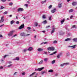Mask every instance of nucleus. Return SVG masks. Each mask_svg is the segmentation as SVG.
Wrapping results in <instances>:
<instances>
[{"label":"nucleus","mask_w":77,"mask_h":77,"mask_svg":"<svg viewBox=\"0 0 77 77\" xmlns=\"http://www.w3.org/2000/svg\"><path fill=\"white\" fill-rule=\"evenodd\" d=\"M54 47H51L48 48V50L49 51H54Z\"/></svg>","instance_id":"f257e3e1"},{"label":"nucleus","mask_w":77,"mask_h":77,"mask_svg":"<svg viewBox=\"0 0 77 77\" xmlns=\"http://www.w3.org/2000/svg\"><path fill=\"white\" fill-rule=\"evenodd\" d=\"M14 33V31H12L11 32H10L9 34H8V35L9 36H11L13 35Z\"/></svg>","instance_id":"f03ea898"},{"label":"nucleus","mask_w":77,"mask_h":77,"mask_svg":"<svg viewBox=\"0 0 77 77\" xmlns=\"http://www.w3.org/2000/svg\"><path fill=\"white\" fill-rule=\"evenodd\" d=\"M24 24H23L20 25V26L19 27V29L21 30V29H24Z\"/></svg>","instance_id":"7ed1b4c3"},{"label":"nucleus","mask_w":77,"mask_h":77,"mask_svg":"<svg viewBox=\"0 0 77 77\" xmlns=\"http://www.w3.org/2000/svg\"><path fill=\"white\" fill-rule=\"evenodd\" d=\"M44 68V67H43L42 68H38V69H35V71H41Z\"/></svg>","instance_id":"20e7f679"},{"label":"nucleus","mask_w":77,"mask_h":77,"mask_svg":"<svg viewBox=\"0 0 77 77\" xmlns=\"http://www.w3.org/2000/svg\"><path fill=\"white\" fill-rule=\"evenodd\" d=\"M3 18H4L3 16L1 17V20H0V23H3V21H4L5 20L4 19H3Z\"/></svg>","instance_id":"39448f33"},{"label":"nucleus","mask_w":77,"mask_h":77,"mask_svg":"<svg viewBox=\"0 0 77 77\" xmlns=\"http://www.w3.org/2000/svg\"><path fill=\"white\" fill-rule=\"evenodd\" d=\"M24 9L21 8H19L17 10L18 12H20V11H23Z\"/></svg>","instance_id":"423d86ee"},{"label":"nucleus","mask_w":77,"mask_h":77,"mask_svg":"<svg viewBox=\"0 0 77 77\" xmlns=\"http://www.w3.org/2000/svg\"><path fill=\"white\" fill-rule=\"evenodd\" d=\"M76 46H77V45H73V46H68V47H71V48H75V47H76Z\"/></svg>","instance_id":"0eeeda50"},{"label":"nucleus","mask_w":77,"mask_h":77,"mask_svg":"<svg viewBox=\"0 0 77 77\" xmlns=\"http://www.w3.org/2000/svg\"><path fill=\"white\" fill-rule=\"evenodd\" d=\"M72 6H76L77 5V2H73L72 3Z\"/></svg>","instance_id":"6e6552de"},{"label":"nucleus","mask_w":77,"mask_h":77,"mask_svg":"<svg viewBox=\"0 0 77 77\" xmlns=\"http://www.w3.org/2000/svg\"><path fill=\"white\" fill-rule=\"evenodd\" d=\"M20 36H26V33L24 32H23L20 34Z\"/></svg>","instance_id":"1a4fd4ad"},{"label":"nucleus","mask_w":77,"mask_h":77,"mask_svg":"<svg viewBox=\"0 0 77 77\" xmlns=\"http://www.w3.org/2000/svg\"><path fill=\"white\" fill-rule=\"evenodd\" d=\"M66 64H69V63H64L63 64H61V66H63L65 65H66Z\"/></svg>","instance_id":"9d476101"},{"label":"nucleus","mask_w":77,"mask_h":77,"mask_svg":"<svg viewBox=\"0 0 77 77\" xmlns=\"http://www.w3.org/2000/svg\"><path fill=\"white\" fill-rule=\"evenodd\" d=\"M43 48H39L38 49V51H39L40 52V51H43Z\"/></svg>","instance_id":"9b49d317"},{"label":"nucleus","mask_w":77,"mask_h":77,"mask_svg":"<svg viewBox=\"0 0 77 77\" xmlns=\"http://www.w3.org/2000/svg\"><path fill=\"white\" fill-rule=\"evenodd\" d=\"M32 50L33 48H32V47H30L28 49V51H32Z\"/></svg>","instance_id":"f8f14e48"},{"label":"nucleus","mask_w":77,"mask_h":77,"mask_svg":"<svg viewBox=\"0 0 77 77\" xmlns=\"http://www.w3.org/2000/svg\"><path fill=\"white\" fill-rule=\"evenodd\" d=\"M71 39L70 38H67L65 40V41H71Z\"/></svg>","instance_id":"ddd939ff"},{"label":"nucleus","mask_w":77,"mask_h":77,"mask_svg":"<svg viewBox=\"0 0 77 77\" xmlns=\"http://www.w3.org/2000/svg\"><path fill=\"white\" fill-rule=\"evenodd\" d=\"M62 3H60L58 4V7L59 8H60L62 7Z\"/></svg>","instance_id":"4468645a"},{"label":"nucleus","mask_w":77,"mask_h":77,"mask_svg":"<svg viewBox=\"0 0 77 77\" xmlns=\"http://www.w3.org/2000/svg\"><path fill=\"white\" fill-rule=\"evenodd\" d=\"M65 19H63V20L61 21V24H63V22H65Z\"/></svg>","instance_id":"2eb2a0df"},{"label":"nucleus","mask_w":77,"mask_h":77,"mask_svg":"<svg viewBox=\"0 0 77 77\" xmlns=\"http://www.w3.org/2000/svg\"><path fill=\"white\" fill-rule=\"evenodd\" d=\"M56 11V8L54 9L53 10L51 11L52 13H54Z\"/></svg>","instance_id":"dca6fc26"},{"label":"nucleus","mask_w":77,"mask_h":77,"mask_svg":"<svg viewBox=\"0 0 77 77\" xmlns=\"http://www.w3.org/2000/svg\"><path fill=\"white\" fill-rule=\"evenodd\" d=\"M56 29L54 28L53 29V30H52V31L51 32V34H53L54 32V30Z\"/></svg>","instance_id":"f3484780"},{"label":"nucleus","mask_w":77,"mask_h":77,"mask_svg":"<svg viewBox=\"0 0 77 77\" xmlns=\"http://www.w3.org/2000/svg\"><path fill=\"white\" fill-rule=\"evenodd\" d=\"M35 73H36V72H33L31 74L29 75V76L32 77V76H33V75H34V74H35Z\"/></svg>","instance_id":"a211bd4d"},{"label":"nucleus","mask_w":77,"mask_h":77,"mask_svg":"<svg viewBox=\"0 0 77 77\" xmlns=\"http://www.w3.org/2000/svg\"><path fill=\"white\" fill-rule=\"evenodd\" d=\"M20 60V58H19V57H16V59H14V60Z\"/></svg>","instance_id":"6ab92c4d"},{"label":"nucleus","mask_w":77,"mask_h":77,"mask_svg":"<svg viewBox=\"0 0 77 77\" xmlns=\"http://www.w3.org/2000/svg\"><path fill=\"white\" fill-rule=\"evenodd\" d=\"M48 72H53V70L50 69L48 71Z\"/></svg>","instance_id":"aec40b11"},{"label":"nucleus","mask_w":77,"mask_h":77,"mask_svg":"<svg viewBox=\"0 0 77 77\" xmlns=\"http://www.w3.org/2000/svg\"><path fill=\"white\" fill-rule=\"evenodd\" d=\"M73 41H75V42H77V38H73Z\"/></svg>","instance_id":"412c9836"},{"label":"nucleus","mask_w":77,"mask_h":77,"mask_svg":"<svg viewBox=\"0 0 77 77\" xmlns=\"http://www.w3.org/2000/svg\"><path fill=\"white\" fill-rule=\"evenodd\" d=\"M43 63V60H42L41 61H40L38 63V64H40L41 63Z\"/></svg>","instance_id":"4be33fe9"},{"label":"nucleus","mask_w":77,"mask_h":77,"mask_svg":"<svg viewBox=\"0 0 77 77\" xmlns=\"http://www.w3.org/2000/svg\"><path fill=\"white\" fill-rule=\"evenodd\" d=\"M73 11H74V10L72 9L69 11V12L70 13L72 12H73Z\"/></svg>","instance_id":"5701e85b"},{"label":"nucleus","mask_w":77,"mask_h":77,"mask_svg":"<svg viewBox=\"0 0 77 77\" xmlns=\"http://www.w3.org/2000/svg\"><path fill=\"white\" fill-rule=\"evenodd\" d=\"M43 23H44V24H46V23H47V20H45L43 22Z\"/></svg>","instance_id":"b1692460"},{"label":"nucleus","mask_w":77,"mask_h":77,"mask_svg":"<svg viewBox=\"0 0 77 77\" xmlns=\"http://www.w3.org/2000/svg\"><path fill=\"white\" fill-rule=\"evenodd\" d=\"M46 72L45 71H42L41 72V73L42 74H44L45 73H46Z\"/></svg>","instance_id":"393cba45"},{"label":"nucleus","mask_w":77,"mask_h":77,"mask_svg":"<svg viewBox=\"0 0 77 77\" xmlns=\"http://www.w3.org/2000/svg\"><path fill=\"white\" fill-rule=\"evenodd\" d=\"M69 52H68L66 53V56H69Z\"/></svg>","instance_id":"a878e982"},{"label":"nucleus","mask_w":77,"mask_h":77,"mask_svg":"<svg viewBox=\"0 0 77 77\" xmlns=\"http://www.w3.org/2000/svg\"><path fill=\"white\" fill-rule=\"evenodd\" d=\"M53 7V6L51 5H50L48 7L49 9H51V8H52V7Z\"/></svg>","instance_id":"bb28decb"},{"label":"nucleus","mask_w":77,"mask_h":77,"mask_svg":"<svg viewBox=\"0 0 77 77\" xmlns=\"http://www.w3.org/2000/svg\"><path fill=\"white\" fill-rule=\"evenodd\" d=\"M55 62H56V61L55 60H53L52 62L51 63H52V64H54V63H55Z\"/></svg>","instance_id":"cd10ccee"},{"label":"nucleus","mask_w":77,"mask_h":77,"mask_svg":"<svg viewBox=\"0 0 77 77\" xmlns=\"http://www.w3.org/2000/svg\"><path fill=\"white\" fill-rule=\"evenodd\" d=\"M57 42V41L55 40L53 42V44H56Z\"/></svg>","instance_id":"c85d7f7f"},{"label":"nucleus","mask_w":77,"mask_h":77,"mask_svg":"<svg viewBox=\"0 0 77 77\" xmlns=\"http://www.w3.org/2000/svg\"><path fill=\"white\" fill-rule=\"evenodd\" d=\"M47 2V1L46 0L44 1H42V4H44V3H45Z\"/></svg>","instance_id":"c756f323"},{"label":"nucleus","mask_w":77,"mask_h":77,"mask_svg":"<svg viewBox=\"0 0 77 77\" xmlns=\"http://www.w3.org/2000/svg\"><path fill=\"white\" fill-rule=\"evenodd\" d=\"M42 18L44 19H45V18H46V17H45V15H43L42 16Z\"/></svg>","instance_id":"7c9ffc66"},{"label":"nucleus","mask_w":77,"mask_h":77,"mask_svg":"<svg viewBox=\"0 0 77 77\" xmlns=\"http://www.w3.org/2000/svg\"><path fill=\"white\" fill-rule=\"evenodd\" d=\"M14 23V20H12L11 22V24H13Z\"/></svg>","instance_id":"2f4dec72"},{"label":"nucleus","mask_w":77,"mask_h":77,"mask_svg":"<svg viewBox=\"0 0 77 77\" xmlns=\"http://www.w3.org/2000/svg\"><path fill=\"white\" fill-rule=\"evenodd\" d=\"M35 26L36 27L38 25V23L35 22Z\"/></svg>","instance_id":"473e14b6"},{"label":"nucleus","mask_w":77,"mask_h":77,"mask_svg":"<svg viewBox=\"0 0 77 77\" xmlns=\"http://www.w3.org/2000/svg\"><path fill=\"white\" fill-rule=\"evenodd\" d=\"M13 5V3L12 2H10L9 4V5L10 6H12V5Z\"/></svg>","instance_id":"72a5a7b5"},{"label":"nucleus","mask_w":77,"mask_h":77,"mask_svg":"<svg viewBox=\"0 0 77 77\" xmlns=\"http://www.w3.org/2000/svg\"><path fill=\"white\" fill-rule=\"evenodd\" d=\"M47 60H48L47 58H45L44 59V60L45 61V62H47Z\"/></svg>","instance_id":"f704fd0d"},{"label":"nucleus","mask_w":77,"mask_h":77,"mask_svg":"<svg viewBox=\"0 0 77 77\" xmlns=\"http://www.w3.org/2000/svg\"><path fill=\"white\" fill-rule=\"evenodd\" d=\"M5 8L4 7H3V6H1V9H4Z\"/></svg>","instance_id":"c9c22d12"},{"label":"nucleus","mask_w":77,"mask_h":77,"mask_svg":"<svg viewBox=\"0 0 77 77\" xmlns=\"http://www.w3.org/2000/svg\"><path fill=\"white\" fill-rule=\"evenodd\" d=\"M27 29H28V30H30L31 29V28L30 27H28L27 28Z\"/></svg>","instance_id":"e433bc0d"},{"label":"nucleus","mask_w":77,"mask_h":77,"mask_svg":"<svg viewBox=\"0 0 77 77\" xmlns=\"http://www.w3.org/2000/svg\"><path fill=\"white\" fill-rule=\"evenodd\" d=\"M27 50H28V49H25L23 50V51L24 52H26V51H27Z\"/></svg>","instance_id":"4c0bfd02"},{"label":"nucleus","mask_w":77,"mask_h":77,"mask_svg":"<svg viewBox=\"0 0 77 77\" xmlns=\"http://www.w3.org/2000/svg\"><path fill=\"white\" fill-rule=\"evenodd\" d=\"M50 27V26L49 25L47 26H46V29H48V28H49V27Z\"/></svg>","instance_id":"58836bf2"},{"label":"nucleus","mask_w":77,"mask_h":77,"mask_svg":"<svg viewBox=\"0 0 77 77\" xmlns=\"http://www.w3.org/2000/svg\"><path fill=\"white\" fill-rule=\"evenodd\" d=\"M60 54H58L57 56V57L58 58H59V57H60Z\"/></svg>","instance_id":"ea45409f"},{"label":"nucleus","mask_w":77,"mask_h":77,"mask_svg":"<svg viewBox=\"0 0 77 77\" xmlns=\"http://www.w3.org/2000/svg\"><path fill=\"white\" fill-rule=\"evenodd\" d=\"M17 34H15L13 36H12V37H15V36H17Z\"/></svg>","instance_id":"a19ab883"},{"label":"nucleus","mask_w":77,"mask_h":77,"mask_svg":"<svg viewBox=\"0 0 77 77\" xmlns=\"http://www.w3.org/2000/svg\"><path fill=\"white\" fill-rule=\"evenodd\" d=\"M72 28H75V25L72 26Z\"/></svg>","instance_id":"79ce46f5"},{"label":"nucleus","mask_w":77,"mask_h":77,"mask_svg":"<svg viewBox=\"0 0 77 77\" xmlns=\"http://www.w3.org/2000/svg\"><path fill=\"white\" fill-rule=\"evenodd\" d=\"M25 6H26V8H27V7H28V5L27 4H25Z\"/></svg>","instance_id":"37998d69"},{"label":"nucleus","mask_w":77,"mask_h":77,"mask_svg":"<svg viewBox=\"0 0 77 77\" xmlns=\"http://www.w3.org/2000/svg\"><path fill=\"white\" fill-rule=\"evenodd\" d=\"M16 24H19L20 23V22H19V21H17V22H16Z\"/></svg>","instance_id":"c03bdc74"},{"label":"nucleus","mask_w":77,"mask_h":77,"mask_svg":"<svg viewBox=\"0 0 77 77\" xmlns=\"http://www.w3.org/2000/svg\"><path fill=\"white\" fill-rule=\"evenodd\" d=\"M25 75V72H24L22 73V75Z\"/></svg>","instance_id":"a18cd8bd"},{"label":"nucleus","mask_w":77,"mask_h":77,"mask_svg":"<svg viewBox=\"0 0 77 77\" xmlns=\"http://www.w3.org/2000/svg\"><path fill=\"white\" fill-rule=\"evenodd\" d=\"M49 20H50V21H51V17H49Z\"/></svg>","instance_id":"49530a36"},{"label":"nucleus","mask_w":77,"mask_h":77,"mask_svg":"<svg viewBox=\"0 0 77 77\" xmlns=\"http://www.w3.org/2000/svg\"><path fill=\"white\" fill-rule=\"evenodd\" d=\"M57 53V51H56L55 52H54L53 53V54H56V53Z\"/></svg>","instance_id":"de8ad7c7"},{"label":"nucleus","mask_w":77,"mask_h":77,"mask_svg":"<svg viewBox=\"0 0 77 77\" xmlns=\"http://www.w3.org/2000/svg\"><path fill=\"white\" fill-rule=\"evenodd\" d=\"M4 14H7V11H5V12L4 13Z\"/></svg>","instance_id":"09e8293b"},{"label":"nucleus","mask_w":77,"mask_h":77,"mask_svg":"<svg viewBox=\"0 0 77 77\" xmlns=\"http://www.w3.org/2000/svg\"><path fill=\"white\" fill-rule=\"evenodd\" d=\"M3 37V35H2L0 34V38Z\"/></svg>","instance_id":"8fccbe9b"},{"label":"nucleus","mask_w":77,"mask_h":77,"mask_svg":"<svg viewBox=\"0 0 77 77\" xmlns=\"http://www.w3.org/2000/svg\"><path fill=\"white\" fill-rule=\"evenodd\" d=\"M6 56H7V55H5V56H4V58L5 59V57H6Z\"/></svg>","instance_id":"3c124183"},{"label":"nucleus","mask_w":77,"mask_h":77,"mask_svg":"<svg viewBox=\"0 0 77 77\" xmlns=\"http://www.w3.org/2000/svg\"><path fill=\"white\" fill-rule=\"evenodd\" d=\"M2 0V2H6V0Z\"/></svg>","instance_id":"603ef678"},{"label":"nucleus","mask_w":77,"mask_h":77,"mask_svg":"<svg viewBox=\"0 0 77 77\" xmlns=\"http://www.w3.org/2000/svg\"><path fill=\"white\" fill-rule=\"evenodd\" d=\"M17 72H15L14 73V75H15V74H17Z\"/></svg>","instance_id":"864d4df0"},{"label":"nucleus","mask_w":77,"mask_h":77,"mask_svg":"<svg viewBox=\"0 0 77 77\" xmlns=\"http://www.w3.org/2000/svg\"><path fill=\"white\" fill-rule=\"evenodd\" d=\"M73 17V16H71L70 17V19H72V18Z\"/></svg>","instance_id":"5fc2aeb1"},{"label":"nucleus","mask_w":77,"mask_h":77,"mask_svg":"<svg viewBox=\"0 0 77 77\" xmlns=\"http://www.w3.org/2000/svg\"><path fill=\"white\" fill-rule=\"evenodd\" d=\"M29 35H30V34H28L27 35H26V36H29Z\"/></svg>","instance_id":"6e6d98bb"},{"label":"nucleus","mask_w":77,"mask_h":77,"mask_svg":"<svg viewBox=\"0 0 77 77\" xmlns=\"http://www.w3.org/2000/svg\"><path fill=\"white\" fill-rule=\"evenodd\" d=\"M0 69H3V67L1 66L0 67Z\"/></svg>","instance_id":"4d7b16f0"},{"label":"nucleus","mask_w":77,"mask_h":77,"mask_svg":"<svg viewBox=\"0 0 77 77\" xmlns=\"http://www.w3.org/2000/svg\"><path fill=\"white\" fill-rule=\"evenodd\" d=\"M12 66V64H11V65H8V67H10V66Z\"/></svg>","instance_id":"13d9d810"},{"label":"nucleus","mask_w":77,"mask_h":77,"mask_svg":"<svg viewBox=\"0 0 77 77\" xmlns=\"http://www.w3.org/2000/svg\"><path fill=\"white\" fill-rule=\"evenodd\" d=\"M12 17V15H10L9 16V17Z\"/></svg>","instance_id":"bf43d9fd"},{"label":"nucleus","mask_w":77,"mask_h":77,"mask_svg":"<svg viewBox=\"0 0 77 77\" xmlns=\"http://www.w3.org/2000/svg\"><path fill=\"white\" fill-rule=\"evenodd\" d=\"M44 54H47V52H44Z\"/></svg>","instance_id":"052dcab7"},{"label":"nucleus","mask_w":77,"mask_h":77,"mask_svg":"<svg viewBox=\"0 0 77 77\" xmlns=\"http://www.w3.org/2000/svg\"><path fill=\"white\" fill-rule=\"evenodd\" d=\"M42 32H43V33H45V31H42Z\"/></svg>","instance_id":"680f3d73"},{"label":"nucleus","mask_w":77,"mask_h":77,"mask_svg":"<svg viewBox=\"0 0 77 77\" xmlns=\"http://www.w3.org/2000/svg\"><path fill=\"white\" fill-rule=\"evenodd\" d=\"M4 26V24L1 25L0 27H2V26Z\"/></svg>","instance_id":"e2e57ef3"},{"label":"nucleus","mask_w":77,"mask_h":77,"mask_svg":"<svg viewBox=\"0 0 77 77\" xmlns=\"http://www.w3.org/2000/svg\"><path fill=\"white\" fill-rule=\"evenodd\" d=\"M47 44V42H45L44 43V44Z\"/></svg>","instance_id":"0e129e2a"},{"label":"nucleus","mask_w":77,"mask_h":77,"mask_svg":"<svg viewBox=\"0 0 77 77\" xmlns=\"http://www.w3.org/2000/svg\"><path fill=\"white\" fill-rule=\"evenodd\" d=\"M44 44V42L42 43L41 44H40V45H42Z\"/></svg>","instance_id":"69168bd1"},{"label":"nucleus","mask_w":77,"mask_h":77,"mask_svg":"<svg viewBox=\"0 0 77 77\" xmlns=\"http://www.w3.org/2000/svg\"><path fill=\"white\" fill-rule=\"evenodd\" d=\"M53 54H54L53 53H52L51 54H50V55H53Z\"/></svg>","instance_id":"338daca9"},{"label":"nucleus","mask_w":77,"mask_h":77,"mask_svg":"<svg viewBox=\"0 0 77 77\" xmlns=\"http://www.w3.org/2000/svg\"><path fill=\"white\" fill-rule=\"evenodd\" d=\"M27 3H28L29 4H30V2L29 1H27Z\"/></svg>","instance_id":"774afa93"}]
</instances>
